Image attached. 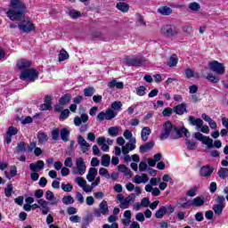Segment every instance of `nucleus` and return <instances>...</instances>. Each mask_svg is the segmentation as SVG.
<instances>
[{
	"instance_id": "obj_1",
	"label": "nucleus",
	"mask_w": 228,
	"mask_h": 228,
	"mask_svg": "<svg viewBox=\"0 0 228 228\" xmlns=\"http://www.w3.org/2000/svg\"><path fill=\"white\" fill-rule=\"evenodd\" d=\"M28 7L24 2L20 0H11L10 9L6 12V15L10 20L20 22L19 29L21 33H31L35 31V24L31 22L29 18H26Z\"/></svg>"
},
{
	"instance_id": "obj_2",
	"label": "nucleus",
	"mask_w": 228,
	"mask_h": 228,
	"mask_svg": "<svg viewBox=\"0 0 228 228\" xmlns=\"http://www.w3.org/2000/svg\"><path fill=\"white\" fill-rule=\"evenodd\" d=\"M183 134H184L185 140L191 136V134L184 126L177 127L170 120H167L162 126L159 138L160 140H167V138H170V140H180V138H183Z\"/></svg>"
},
{
	"instance_id": "obj_3",
	"label": "nucleus",
	"mask_w": 228,
	"mask_h": 228,
	"mask_svg": "<svg viewBox=\"0 0 228 228\" xmlns=\"http://www.w3.org/2000/svg\"><path fill=\"white\" fill-rule=\"evenodd\" d=\"M20 79L22 81L28 79V81L33 83L36 79H38V71L33 68L22 70L20 75Z\"/></svg>"
},
{
	"instance_id": "obj_4",
	"label": "nucleus",
	"mask_w": 228,
	"mask_h": 228,
	"mask_svg": "<svg viewBox=\"0 0 228 228\" xmlns=\"http://www.w3.org/2000/svg\"><path fill=\"white\" fill-rule=\"evenodd\" d=\"M208 67L212 72H215L219 76H224V74H225V66H224V63H221L218 61L209 62Z\"/></svg>"
},
{
	"instance_id": "obj_5",
	"label": "nucleus",
	"mask_w": 228,
	"mask_h": 228,
	"mask_svg": "<svg viewBox=\"0 0 228 228\" xmlns=\"http://www.w3.org/2000/svg\"><path fill=\"white\" fill-rule=\"evenodd\" d=\"M161 31L167 37H177L179 35V28L173 24L166 25L161 28Z\"/></svg>"
},
{
	"instance_id": "obj_6",
	"label": "nucleus",
	"mask_w": 228,
	"mask_h": 228,
	"mask_svg": "<svg viewBox=\"0 0 228 228\" xmlns=\"http://www.w3.org/2000/svg\"><path fill=\"white\" fill-rule=\"evenodd\" d=\"M117 117V113H115V110L111 109H108L105 112L102 111L97 115V120L100 122H102L105 118V120H113Z\"/></svg>"
},
{
	"instance_id": "obj_7",
	"label": "nucleus",
	"mask_w": 228,
	"mask_h": 228,
	"mask_svg": "<svg viewBox=\"0 0 228 228\" xmlns=\"http://www.w3.org/2000/svg\"><path fill=\"white\" fill-rule=\"evenodd\" d=\"M85 172H86V165L85 164V161L79 158L77 160V168L73 167L72 169V174H74L75 175H83L85 174Z\"/></svg>"
},
{
	"instance_id": "obj_8",
	"label": "nucleus",
	"mask_w": 228,
	"mask_h": 228,
	"mask_svg": "<svg viewBox=\"0 0 228 228\" xmlns=\"http://www.w3.org/2000/svg\"><path fill=\"white\" fill-rule=\"evenodd\" d=\"M145 61L146 60L143 57H134L126 59V65H128V67H142Z\"/></svg>"
},
{
	"instance_id": "obj_9",
	"label": "nucleus",
	"mask_w": 228,
	"mask_h": 228,
	"mask_svg": "<svg viewBox=\"0 0 228 228\" xmlns=\"http://www.w3.org/2000/svg\"><path fill=\"white\" fill-rule=\"evenodd\" d=\"M215 168L213 167L206 165L201 167L200 170V175H201V177H211V174H213Z\"/></svg>"
},
{
	"instance_id": "obj_10",
	"label": "nucleus",
	"mask_w": 228,
	"mask_h": 228,
	"mask_svg": "<svg viewBox=\"0 0 228 228\" xmlns=\"http://www.w3.org/2000/svg\"><path fill=\"white\" fill-rule=\"evenodd\" d=\"M190 126H196V129H200L204 126V121L201 118H196L193 116H190L188 118Z\"/></svg>"
},
{
	"instance_id": "obj_11",
	"label": "nucleus",
	"mask_w": 228,
	"mask_h": 228,
	"mask_svg": "<svg viewBox=\"0 0 228 228\" xmlns=\"http://www.w3.org/2000/svg\"><path fill=\"white\" fill-rule=\"evenodd\" d=\"M52 101H53V98H51L50 95H46L45 97V103L40 105L41 111H46V110L51 111V110H53V105H51Z\"/></svg>"
},
{
	"instance_id": "obj_12",
	"label": "nucleus",
	"mask_w": 228,
	"mask_h": 228,
	"mask_svg": "<svg viewBox=\"0 0 228 228\" xmlns=\"http://www.w3.org/2000/svg\"><path fill=\"white\" fill-rule=\"evenodd\" d=\"M44 167H45L44 160H38L37 163H31L29 165L31 172H40V170L44 169Z\"/></svg>"
},
{
	"instance_id": "obj_13",
	"label": "nucleus",
	"mask_w": 228,
	"mask_h": 228,
	"mask_svg": "<svg viewBox=\"0 0 228 228\" xmlns=\"http://www.w3.org/2000/svg\"><path fill=\"white\" fill-rule=\"evenodd\" d=\"M17 67L20 70H28L31 67V61H28L26 59H21L20 61L17 63Z\"/></svg>"
},
{
	"instance_id": "obj_14",
	"label": "nucleus",
	"mask_w": 228,
	"mask_h": 228,
	"mask_svg": "<svg viewBox=\"0 0 228 228\" xmlns=\"http://www.w3.org/2000/svg\"><path fill=\"white\" fill-rule=\"evenodd\" d=\"M130 202H134V193L130 194L128 197L123 200L120 203L121 209H127Z\"/></svg>"
},
{
	"instance_id": "obj_15",
	"label": "nucleus",
	"mask_w": 228,
	"mask_h": 228,
	"mask_svg": "<svg viewBox=\"0 0 228 228\" xmlns=\"http://www.w3.org/2000/svg\"><path fill=\"white\" fill-rule=\"evenodd\" d=\"M78 145L82 149V152H87L88 147H90V143L85 140V137L83 135H78L77 137Z\"/></svg>"
},
{
	"instance_id": "obj_16",
	"label": "nucleus",
	"mask_w": 228,
	"mask_h": 228,
	"mask_svg": "<svg viewBox=\"0 0 228 228\" xmlns=\"http://www.w3.org/2000/svg\"><path fill=\"white\" fill-rule=\"evenodd\" d=\"M155 142L154 141L146 142L145 144H142L139 148V151L141 154H145V152L151 151V149H154Z\"/></svg>"
},
{
	"instance_id": "obj_17",
	"label": "nucleus",
	"mask_w": 228,
	"mask_h": 228,
	"mask_svg": "<svg viewBox=\"0 0 228 228\" xmlns=\"http://www.w3.org/2000/svg\"><path fill=\"white\" fill-rule=\"evenodd\" d=\"M152 131H151V128L149 126L142 127L141 131V138L142 142H147L149 140V136H151V134Z\"/></svg>"
},
{
	"instance_id": "obj_18",
	"label": "nucleus",
	"mask_w": 228,
	"mask_h": 228,
	"mask_svg": "<svg viewBox=\"0 0 228 228\" xmlns=\"http://www.w3.org/2000/svg\"><path fill=\"white\" fill-rule=\"evenodd\" d=\"M37 140L39 145H45V143H47V142H49V136L44 132H38Z\"/></svg>"
},
{
	"instance_id": "obj_19",
	"label": "nucleus",
	"mask_w": 228,
	"mask_h": 228,
	"mask_svg": "<svg viewBox=\"0 0 228 228\" xmlns=\"http://www.w3.org/2000/svg\"><path fill=\"white\" fill-rule=\"evenodd\" d=\"M174 111L176 113V115H183V113H188V110H186V103L176 105L174 108Z\"/></svg>"
},
{
	"instance_id": "obj_20",
	"label": "nucleus",
	"mask_w": 228,
	"mask_h": 228,
	"mask_svg": "<svg viewBox=\"0 0 228 228\" xmlns=\"http://www.w3.org/2000/svg\"><path fill=\"white\" fill-rule=\"evenodd\" d=\"M96 175H97V168L91 167L89 168L88 174L86 175V179L89 183H94Z\"/></svg>"
},
{
	"instance_id": "obj_21",
	"label": "nucleus",
	"mask_w": 228,
	"mask_h": 228,
	"mask_svg": "<svg viewBox=\"0 0 228 228\" xmlns=\"http://www.w3.org/2000/svg\"><path fill=\"white\" fill-rule=\"evenodd\" d=\"M108 86L111 89L118 88V90H122L124 88V83L117 81L116 78L112 79L108 83Z\"/></svg>"
},
{
	"instance_id": "obj_22",
	"label": "nucleus",
	"mask_w": 228,
	"mask_h": 228,
	"mask_svg": "<svg viewBox=\"0 0 228 228\" xmlns=\"http://www.w3.org/2000/svg\"><path fill=\"white\" fill-rule=\"evenodd\" d=\"M157 12L158 13H160V15H164L165 17L172 15V8L168 6H160Z\"/></svg>"
},
{
	"instance_id": "obj_23",
	"label": "nucleus",
	"mask_w": 228,
	"mask_h": 228,
	"mask_svg": "<svg viewBox=\"0 0 228 228\" xmlns=\"http://www.w3.org/2000/svg\"><path fill=\"white\" fill-rule=\"evenodd\" d=\"M99 210L101 211L102 215H108L110 213V208H108V201L102 200L99 205Z\"/></svg>"
},
{
	"instance_id": "obj_24",
	"label": "nucleus",
	"mask_w": 228,
	"mask_h": 228,
	"mask_svg": "<svg viewBox=\"0 0 228 228\" xmlns=\"http://www.w3.org/2000/svg\"><path fill=\"white\" fill-rule=\"evenodd\" d=\"M61 140H62V142H69V138H70V131L67 128H62L61 129Z\"/></svg>"
},
{
	"instance_id": "obj_25",
	"label": "nucleus",
	"mask_w": 228,
	"mask_h": 228,
	"mask_svg": "<svg viewBox=\"0 0 228 228\" xmlns=\"http://www.w3.org/2000/svg\"><path fill=\"white\" fill-rule=\"evenodd\" d=\"M71 100L72 95L70 94H66L60 98L59 104H61V106H65V104H69Z\"/></svg>"
},
{
	"instance_id": "obj_26",
	"label": "nucleus",
	"mask_w": 228,
	"mask_h": 228,
	"mask_svg": "<svg viewBox=\"0 0 228 228\" xmlns=\"http://www.w3.org/2000/svg\"><path fill=\"white\" fill-rule=\"evenodd\" d=\"M225 208V204H216L213 206L212 209L215 213V215H217L220 216L222 213H224V208Z\"/></svg>"
},
{
	"instance_id": "obj_27",
	"label": "nucleus",
	"mask_w": 228,
	"mask_h": 228,
	"mask_svg": "<svg viewBox=\"0 0 228 228\" xmlns=\"http://www.w3.org/2000/svg\"><path fill=\"white\" fill-rule=\"evenodd\" d=\"M93 221L94 216H92V214L87 215L86 217L83 218L81 228H87Z\"/></svg>"
},
{
	"instance_id": "obj_28",
	"label": "nucleus",
	"mask_w": 228,
	"mask_h": 228,
	"mask_svg": "<svg viewBox=\"0 0 228 228\" xmlns=\"http://www.w3.org/2000/svg\"><path fill=\"white\" fill-rule=\"evenodd\" d=\"M116 8H118L119 12H123V13H126V12H129V4L124 2L118 3Z\"/></svg>"
},
{
	"instance_id": "obj_29",
	"label": "nucleus",
	"mask_w": 228,
	"mask_h": 228,
	"mask_svg": "<svg viewBox=\"0 0 228 228\" xmlns=\"http://www.w3.org/2000/svg\"><path fill=\"white\" fill-rule=\"evenodd\" d=\"M191 200H192V207L193 208H201V206H203L206 202L200 197H196L195 199H193Z\"/></svg>"
},
{
	"instance_id": "obj_30",
	"label": "nucleus",
	"mask_w": 228,
	"mask_h": 228,
	"mask_svg": "<svg viewBox=\"0 0 228 228\" xmlns=\"http://www.w3.org/2000/svg\"><path fill=\"white\" fill-rule=\"evenodd\" d=\"M110 163H111V157L110 155L105 154L102 156V167H110Z\"/></svg>"
},
{
	"instance_id": "obj_31",
	"label": "nucleus",
	"mask_w": 228,
	"mask_h": 228,
	"mask_svg": "<svg viewBox=\"0 0 228 228\" xmlns=\"http://www.w3.org/2000/svg\"><path fill=\"white\" fill-rule=\"evenodd\" d=\"M118 168L119 172H122L125 175L131 177V169H129L126 165H119Z\"/></svg>"
},
{
	"instance_id": "obj_32",
	"label": "nucleus",
	"mask_w": 228,
	"mask_h": 228,
	"mask_svg": "<svg viewBox=\"0 0 228 228\" xmlns=\"http://www.w3.org/2000/svg\"><path fill=\"white\" fill-rule=\"evenodd\" d=\"M217 175L220 177V179H227V177H228V168L227 167H221L217 172Z\"/></svg>"
},
{
	"instance_id": "obj_33",
	"label": "nucleus",
	"mask_w": 228,
	"mask_h": 228,
	"mask_svg": "<svg viewBox=\"0 0 228 228\" xmlns=\"http://www.w3.org/2000/svg\"><path fill=\"white\" fill-rule=\"evenodd\" d=\"M185 145L188 151H195V149H197V142L190 141L189 139H185Z\"/></svg>"
},
{
	"instance_id": "obj_34",
	"label": "nucleus",
	"mask_w": 228,
	"mask_h": 228,
	"mask_svg": "<svg viewBox=\"0 0 228 228\" xmlns=\"http://www.w3.org/2000/svg\"><path fill=\"white\" fill-rule=\"evenodd\" d=\"M165 215H167V209L162 206L156 211L155 217L161 219Z\"/></svg>"
},
{
	"instance_id": "obj_35",
	"label": "nucleus",
	"mask_w": 228,
	"mask_h": 228,
	"mask_svg": "<svg viewBox=\"0 0 228 228\" xmlns=\"http://www.w3.org/2000/svg\"><path fill=\"white\" fill-rule=\"evenodd\" d=\"M136 26H147V22H145V19L143 15L137 13L136 14Z\"/></svg>"
},
{
	"instance_id": "obj_36",
	"label": "nucleus",
	"mask_w": 228,
	"mask_h": 228,
	"mask_svg": "<svg viewBox=\"0 0 228 228\" xmlns=\"http://www.w3.org/2000/svg\"><path fill=\"white\" fill-rule=\"evenodd\" d=\"M65 60H69V53L62 48L59 53V61H65Z\"/></svg>"
},
{
	"instance_id": "obj_37",
	"label": "nucleus",
	"mask_w": 228,
	"mask_h": 228,
	"mask_svg": "<svg viewBox=\"0 0 228 228\" xmlns=\"http://www.w3.org/2000/svg\"><path fill=\"white\" fill-rule=\"evenodd\" d=\"M74 202H75L74 198L71 195L64 196L62 198V204H65V206L74 204Z\"/></svg>"
},
{
	"instance_id": "obj_38",
	"label": "nucleus",
	"mask_w": 228,
	"mask_h": 228,
	"mask_svg": "<svg viewBox=\"0 0 228 228\" xmlns=\"http://www.w3.org/2000/svg\"><path fill=\"white\" fill-rule=\"evenodd\" d=\"M95 94V88L89 86L84 89L85 97H92Z\"/></svg>"
},
{
	"instance_id": "obj_39",
	"label": "nucleus",
	"mask_w": 228,
	"mask_h": 228,
	"mask_svg": "<svg viewBox=\"0 0 228 228\" xmlns=\"http://www.w3.org/2000/svg\"><path fill=\"white\" fill-rule=\"evenodd\" d=\"M60 128H54L53 130H52V139L53 140V142H58V140H60Z\"/></svg>"
},
{
	"instance_id": "obj_40",
	"label": "nucleus",
	"mask_w": 228,
	"mask_h": 228,
	"mask_svg": "<svg viewBox=\"0 0 228 228\" xmlns=\"http://www.w3.org/2000/svg\"><path fill=\"white\" fill-rule=\"evenodd\" d=\"M177 61H179V59H177V55L176 54L171 55L168 62L169 67H175V65H177Z\"/></svg>"
},
{
	"instance_id": "obj_41",
	"label": "nucleus",
	"mask_w": 228,
	"mask_h": 228,
	"mask_svg": "<svg viewBox=\"0 0 228 228\" xmlns=\"http://www.w3.org/2000/svg\"><path fill=\"white\" fill-rule=\"evenodd\" d=\"M12 192H13V185L12 183H8L7 187L4 189L5 197L10 198Z\"/></svg>"
},
{
	"instance_id": "obj_42",
	"label": "nucleus",
	"mask_w": 228,
	"mask_h": 228,
	"mask_svg": "<svg viewBox=\"0 0 228 228\" xmlns=\"http://www.w3.org/2000/svg\"><path fill=\"white\" fill-rule=\"evenodd\" d=\"M180 208H183V209H190V208H193V202L191 200H187L183 203H178Z\"/></svg>"
},
{
	"instance_id": "obj_43",
	"label": "nucleus",
	"mask_w": 228,
	"mask_h": 228,
	"mask_svg": "<svg viewBox=\"0 0 228 228\" xmlns=\"http://www.w3.org/2000/svg\"><path fill=\"white\" fill-rule=\"evenodd\" d=\"M69 15L71 19H79L81 17V12L76 11L75 9H70L69 11Z\"/></svg>"
},
{
	"instance_id": "obj_44",
	"label": "nucleus",
	"mask_w": 228,
	"mask_h": 228,
	"mask_svg": "<svg viewBox=\"0 0 228 228\" xmlns=\"http://www.w3.org/2000/svg\"><path fill=\"white\" fill-rule=\"evenodd\" d=\"M69 115H70V110H69V109H65L64 110H61L60 115V120H67Z\"/></svg>"
},
{
	"instance_id": "obj_45",
	"label": "nucleus",
	"mask_w": 228,
	"mask_h": 228,
	"mask_svg": "<svg viewBox=\"0 0 228 228\" xmlns=\"http://www.w3.org/2000/svg\"><path fill=\"white\" fill-rule=\"evenodd\" d=\"M109 134L110 136H118V126H112L108 129Z\"/></svg>"
},
{
	"instance_id": "obj_46",
	"label": "nucleus",
	"mask_w": 228,
	"mask_h": 228,
	"mask_svg": "<svg viewBox=\"0 0 228 228\" xmlns=\"http://www.w3.org/2000/svg\"><path fill=\"white\" fill-rule=\"evenodd\" d=\"M145 92H147V87L143 86L136 88V94L139 95V97H143V95H145Z\"/></svg>"
},
{
	"instance_id": "obj_47",
	"label": "nucleus",
	"mask_w": 228,
	"mask_h": 228,
	"mask_svg": "<svg viewBox=\"0 0 228 228\" xmlns=\"http://www.w3.org/2000/svg\"><path fill=\"white\" fill-rule=\"evenodd\" d=\"M61 187L63 190V191H66V193H69L71 190H74V186H72V184L70 183H61Z\"/></svg>"
},
{
	"instance_id": "obj_48",
	"label": "nucleus",
	"mask_w": 228,
	"mask_h": 228,
	"mask_svg": "<svg viewBox=\"0 0 228 228\" xmlns=\"http://www.w3.org/2000/svg\"><path fill=\"white\" fill-rule=\"evenodd\" d=\"M19 133V130L14 126H9L6 132V134L11 136H15Z\"/></svg>"
},
{
	"instance_id": "obj_49",
	"label": "nucleus",
	"mask_w": 228,
	"mask_h": 228,
	"mask_svg": "<svg viewBox=\"0 0 228 228\" xmlns=\"http://www.w3.org/2000/svg\"><path fill=\"white\" fill-rule=\"evenodd\" d=\"M99 174H100V175H102V177H106L107 179H110V172L108 171V169H106L104 167H101L99 169Z\"/></svg>"
},
{
	"instance_id": "obj_50",
	"label": "nucleus",
	"mask_w": 228,
	"mask_h": 228,
	"mask_svg": "<svg viewBox=\"0 0 228 228\" xmlns=\"http://www.w3.org/2000/svg\"><path fill=\"white\" fill-rule=\"evenodd\" d=\"M75 183L80 186V188H83L85 184H86V180H85L83 177L78 176L75 179Z\"/></svg>"
},
{
	"instance_id": "obj_51",
	"label": "nucleus",
	"mask_w": 228,
	"mask_h": 228,
	"mask_svg": "<svg viewBox=\"0 0 228 228\" xmlns=\"http://www.w3.org/2000/svg\"><path fill=\"white\" fill-rule=\"evenodd\" d=\"M189 8L190 10H191L192 12H199L200 10V4H199V3H191L189 4Z\"/></svg>"
},
{
	"instance_id": "obj_52",
	"label": "nucleus",
	"mask_w": 228,
	"mask_h": 228,
	"mask_svg": "<svg viewBox=\"0 0 228 228\" xmlns=\"http://www.w3.org/2000/svg\"><path fill=\"white\" fill-rule=\"evenodd\" d=\"M203 143L208 146V149H213V139L206 136L203 140Z\"/></svg>"
},
{
	"instance_id": "obj_53",
	"label": "nucleus",
	"mask_w": 228,
	"mask_h": 228,
	"mask_svg": "<svg viewBox=\"0 0 228 228\" xmlns=\"http://www.w3.org/2000/svg\"><path fill=\"white\" fill-rule=\"evenodd\" d=\"M162 208H165L166 215H172L175 211V208L172 207V205L162 206Z\"/></svg>"
},
{
	"instance_id": "obj_54",
	"label": "nucleus",
	"mask_w": 228,
	"mask_h": 228,
	"mask_svg": "<svg viewBox=\"0 0 228 228\" xmlns=\"http://www.w3.org/2000/svg\"><path fill=\"white\" fill-rule=\"evenodd\" d=\"M172 113H174V110H172V108H170V107H167L162 111L163 117H170L172 115Z\"/></svg>"
},
{
	"instance_id": "obj_55",
	"label": "nucleus",
	"mask_w": 228,
	"mask_h": 228,
	"mask_svg": "<svg viewBox=\"0 0 228 228\" xmlns=\"http://www.w3.org/2000/svg\"><path fill=\"white\" fill-rule=\"evenodd\" d=\"M193 137L196 138L199 142H204L206 140V136L199 132L193 134Z\"/></svg>"
},
{
	"instance_id": "obj_56",
	"label": "nucleus",
	"mask_w": 228,
	"mask_h": 228,
	"mask_svg": "<svg viewBox=\"0 0 228 228\" xmlns=\"http://www.w3.org/2000/svg\"><path fill=\"white\" fill-rule=\"evenodd\" d=\"M17 149H18V152H24V151H26V142H20L17 144Z\"/></svg>"
},
{
	"instance_id": "obj_57",
	"label": "nucleus",
	"mask_w": 228,
	"mask_h": 228,
	"mask_svg": "<svg viewBox=\"0 0 228 228\" xmlns=\"http://www.w3.org/2000/svg\"><path fill=\"white\" fill-rule=\"evenodd\" d=\"M46 200H50L51 202H53V200H56V198L54 197V193L53 191H46Z\"/></svg>"
},
{
	"instance_id": "obj_58",
	"label": "nucleus",
	"mask_w": 228,
	"mask_h": 228,
	"mask_svg": "<svg viewBox=\"0 0 228 228\" xmlns=\"http://www.w3.org/2000/svg\"><path fill=\"white\" fill-rule=\"evenodd\" d=\"M185 76L188 79H191V77H193V76H195V71H193L191 69H186Z\"/></svg>"
},
{
	"instance_id": "obj_59",
	"label": "nucleus",
	"mask_w": 228,
	"mask_h": 228,
	"mask_svg": "<svg viewBox=\"0 0 228 228\" xmlns=\"http://www.w3.org/2000/svg\"><path fill=\"white\" fill-rule=\"evenodd\" d=\"M149 168V166L146 162L141 161L139 164V172H145Z\"/></svg>"
},
{
	"instance_id": "obj_60",
	"label": "nucleus",
	"mask_w": 228,
	"mask_h": 228,
	"mask_svg": "<svg viewBox=\"0 0 228 228\" xmlns=\"http://www.w3.org/2000/svg\"><path fill=\"white\" fill-rule=\"evenodd\" d=\"M34 195L36 199H42V197H44V190L42 189L36 190Z\"/></svg>"
},
{
	"instance_id": "obj_61",
	"label": "nucleus",
	"mask_w": 228,
	"mask_h": 228,
	"mask_svg": "<svg viewBox=\"0 0 228 228\" xmlns=\"http://www.w3.org/2000/svg\"><path fill=\"white\" fill-rule=\"evenodd\" d=\"M112 110H120L122 108V102H114L111 104Z\"/></svg>"
},
{
	"instance_id": "obj_62",
	"label": "nucleus",
	"mask_w": 228,
	"mask_h": 228,
	"mask_svg": "<svg viewBox=\"0 0 228 228\" xmlns=\"http://www.w3.org/2000/svg\"><path fill=\"white\" fill-rule=\"evenodd\" d=\"M187 197H195L197 195V188H192L186 192Z\"/></svg>"
},
{
	"instance_id": "obj_63",
	"label": "nucleus",
	"mask_w": 228,
	"mask_h": 228,
	"mask_svg": "<svg viewBox=\"0 0 228 228\" xmlns=\"http://www.w3.org/2000/svg\"><path fill=\"white\" fill-rule=\"evenodd\" d=\"M208 81H210L211 83H219L220 79L216 78V77L213 76V75H208L206 77Z\"/></svg>"
},
{
	"instance_id": "obj_64",
	"label": "nucleus",
	"mask_w": 228,
	"mask_h": 228,
	"mask_svg": "<svg viewBox=\"0 0 228 228\" xmlns=\"http://www.w3.org/2000/svg\"><path fill=\"white\" fill-rule=\"evenodd\" d=\"M10 175H11V177H15V175H17V167L16 166L11 167Z\"/></svg>"
}]
</instances>
